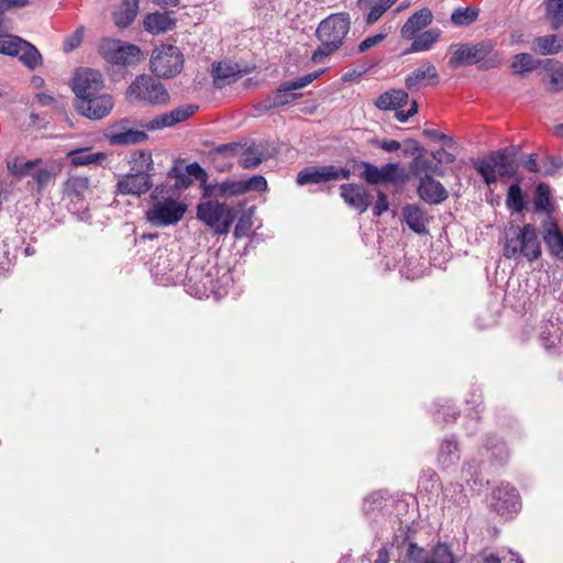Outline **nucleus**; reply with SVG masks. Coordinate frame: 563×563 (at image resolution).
Returning <instances> with one entry per match:
<instances>
[{"label":"nucleus","instance_id":"1","mask_svg":"<svg viewBox=\"0 0 563 563\" xmlns=\"http://www.w3.org/2000/svg\"><path fill=\"white\" fill-rule=\"evenodd\" d=\"M350 29L351 19L346 12L332 13L323 19L316 30L320 45L313 51L311 60L321 63L325 57L339 51L344 44Z\"/></svg>","mask_w":563,"mask_h":563},{"label":"nucleus","instance_id":"2","mask_svg":"<svg viewBox=\"0 0 563 563\" xmlns=\"http://www.w3.org/2000/svg\"><path fill=\"white\" fill-rule=\"evenodd\" d=\"M503 255L517 262L522 258L530 263L539 260L542 251L536 227L530 223L507 227L504 231Z\"/></svg>","mask_w":563,"mask_h":563},{"label":"nucleus","instance_id":"3","mask_svg":"<svg viewBox=\"0 0 563 563\" xmlns=\"http://www.w3.org/2000/svg\"><path fill=\"white\" fill-rule=\"evenodd\" d=\"M521 151L519 145H510L493 151L486 158H478L473 162L476 172L482 176L487 186L497 183V172L500 177H514L519 169L518 155Z\"/></svg>","mask_w":563,"mask_h":563},{"label":"nucleus","instance_id":"4","mask_svg":"<svg viewBox=\"0 0 563 563\" xmlns=\"http://www.w3.org/2000/svg\"><path fill=\"white\" fill-rule=\"evenodd\" d=\"M170 187L157 186L151 194L152 205L146 211V220L154 227H168L181 220L186 206L169 195Z\"/></svg>","mask_w":563,"mask_h":563},{"label":"nucleus","instance_id":"5","mask_svg":"<svg viewBox=\"0 0 563 563\" xmlns=\"http://www.w3.org/2000/svg\"><path fill=\"white\" fill-rule=\"evenodd\" d=\"M218 269L216 266L207 264L201 265L198 261H191L186 268V291L196 298L221 296V288L217 279Z\"/></svg>","mask_w":563,"mask_h":563},{"label":"nucleus","instance_id":"6","mask_svg":"<svg viewBox=\"0 0 563 563\" xmlns=\"http://www.w3.org/2000/svg\"><path fill=\"white\" fill-rule=\"evenodd\" d=\"M234 207L217 199H208L197 206V219L210 228L216 235H227L235 220Z\"/></svg>","mask_w":563,"mask_h":563},{"label":"nucleus","instance_id":"7","mask_svg":"<svg viewBox=\"0 0 563 563\" xmlns=\"http://www.w3.org/2000/svg\"><path fill=\"white\" fill-rule=\"evenodd\" d=\"M126 96L150 106H165L170 100L166 87L146 74L135 77L126 89Z\"/></svg>","mask_w":563,"mask_h":563},{"label":"nucleus","instance_id":"8","mask_svg":"<svg viewBox=\"0 0 563 563\" xmlns=\"http://www.w3.org/2000/svg\"><path fill=\"white\" fill-rule=\"evenodd\" d=\"M185 267L186 265L183 263L178 252L159 249L155 253L152 274L162 286L176 285L183 282Z\"/></svg>","mask_w":563,"mask_h":563},{"label":"nucleus","instance_id":"9","mask_svg":"<svg viewBox=\"0 0 563 563\" xmlns=\"http://www.w3.org/2000/svg\"><path fill=\"white\" fill-rule=\"evenodd\" d=\"M184 67V55L177 46L155 47L150 59V70L158 78H173Z\"/></svg>","mask_w":563,"mask_h":563},{"label":"nucleus","instance_id":"10","mask_svg":"<svg viewBox=\"0 0 563 563\" xmlns=\"http://www.w3.org/2000/svg\"><path fill=\"white\" fill-rule=\"evenodd\" d=\"M99 54L110 64L132 66L140 63L142 51L137 45L117 38H103L99 44Z\"/></svg>","mask_w":563,"mask_h":563},{"label":"nucleus","instance_id":"11","mask_svg":"<svg viewBox=\"0 0 563 563\" xmlns=\"http://www.w3.org/2000/svg\"><path fill=\"white\" fill-rule=\"evenodd\" d=\"M356 165L363 168L361 178L368 185H397L405 183L408 178L405 169L398 163H387L378 167L369 162L360 161Z\"/></svg>","mask_w":563,"mask_h":563},{"label":"nucleus","instance_id":"12","mask_svg":"<svg viewBox=\"0 0 563 563\" xmlns=\"http://www.w3.org/2000/svg\"><path fill=\"white\" fill-rule=\"evenodd\" d=\"M103 78L98 70L80 68L73 77L71 89L76 96L75 101H87L103 91Z\"/></svg>","mask_w":563,"mask_h":563},{"label":"nucleus","instance_id":"13","mask_svg":"<svg viewBox=\"0 0 563 563\" xmlns=\"http://www.w3.org/2000/svg\"><path fill=\"white\" fill-rule=\"evenodd\" d=\"M494 46L489 41L476 44H460L449 59V66L453 69L461 66L474 65L484 62L492 53Z\"/></svg>","mask_w":563,"mask_h":563},{"label":"nucleus","instance_id":"14","mask_svg":"<svg viewBox=\"0 0 563 563\" xmlns=\"http://www.w3.org/2000/svg\"><path fill=\"white\" fill-rule=\"evenodd\" d=\"M492 508L499 516L511 518L521 509V501L518 490L507 484H500L493 492Z\"/></svg>","mask_w":563,"mask_h":563},{"label":"nucleus","instance_id":"15","mask_svg":"<svg viewBox=\"0 0 563 563\" xmlns=\"http://www.w3.org/2000/svg\"><path fill=\"white\" fill-rule=\"evenodd\" d=\"M321 75V71H313L294 80L282 82L272 95L275 106L280 108L289 104L301 97L296 90L302 89L310 85Z\"/></svg>","mask_w":563,"mask_h":563},{"label":"nucleus","instance_id":"16","mask_svg":"<svg viewBox=\"0 0 563 563\" xmlns=\"http://www.w3.org/2000/svg\"><path fill=\"white\" fill-rule=\"evenodd\" d=\"M75 108L81 115L90 120H100L112 111L113 98L101 91L87 101H75Z\"/></svg>","mask_w":563,"mask_h":563},{"label":"nucleus","instance_id":"17","mask_svg":"<svg viewBox=\"0 0 563 563\" xmlns=\"http://www.w3.org/2000/svg\"><path fill=\"white\" fill-rule=\"evenodd\" d=\"M153 187L152 175L150 173H145L142 170H136V173L126 174L117 183V195L122 196H142L146 194Z\"/></svg>","mask_w":563,"mask_h":563},{"label":"nucleus","instance_id":"18","mask_svg":"<svg viewBox=\"0 0 563 563\" xmlns=\"http://www.w3.org/2000/svg\"><path fill=\"white\" fill-rule=\"evenodd\" d=\"M340 196L352 209L364 213L373 202V196L362 184L346 183L340 186Z\"/></svg>","mask_w":563,"mask_h":563},{"label":"nucleus","instance_id":"19","mask_svg":"<svg viewBox=\"0 0 563 563\" xmlns=\"http://www.w3.org/2000/svg\"><path fill=\"white\" fill-rule=\"evenodd\" d=\"M439 80L440 76L435 66L430 62H423L419 67L407 75L405 86L410 92H416L428 86L438 85Z\"/></svg>","mask_w":563,"mask_h":563},{"label":"nucleus","instance_id":"20","mask_svg":"<svg viewBox=\"0 0 563 563\" xmlns=\"http://www.w3.org/2000/svg\"><path fill=\"white\" fill-rule=\"evenodd\" d=\"M129 120L122 119L112 130L106 134L111 145H133L147 140V134L142 130L128 128Z\"/></svg>","mask_w":563,"mask_h":563},{"label":"nucleus","instance_id":"21","mask_svg":"<svg viewBox=\"0 0 563 563\" xmlns=\"http://www.w3.org/2000/svg\"><path fill=\"white\" fill-rule=\"evenodd\" d=\"M271 157L266 142L247 143L241 150L239 165L243 169H255Z\"/></svg>","mask_w":563,"mask_h":563},{"label":"nucleus","instance_id":"22","mask_svg":"<svg viewBox=\"0 0 563 563\" xmlns=\"http://www.w3.org/2000/svg\"><path fill=\"white\" fill-rule=\"evenodd\" d=\"M417 194L420 199L429 205H440L449 197L445 187L432 176H424L419 180Z\"/></svg>","mask_w":563,"mask_h":563},{"label":"nucleus","instance_id":"23","mask_svg":"<svg viewBox=\"0 0 563 563\" xmlns=\"http://www.w3.org/2000/svg\"><path fill=\"white\" fill-rule=\"evenodd\" d=\"M433 14L429 8H422L411 14L400 30L401 37L411 40L421 30L432 23Z\"/></svg>","mask_w":563,"mask_h":563},{"label":"nucleus","instance_id":"24","mask_svg":"<svg viewBox=\"0 0 563 563\" xmlns=\"http://www.w3.org/2000/svg\"><path fill=\"white\" fill-rule=\"evenodd\" d=\"M402 217L408 228L417 234L428 233L427 224L429 217L427 212L418 205H406L402 208Z\"/></svg>","mask_w":563,"mask_h":563},{"label":"nucleus","instance_id":"25","mask_svg":"<svg viewBox=\"0 0 563 563\" xmlns=\"http://www.w3.org/2000/svg\"><path fill=\"white\" fill-rule=\"evenodd\" d=\"M243 195L241 180L225 179L222 183L206 185L203 198H232Z\"/></svg>","mask_w":563,"mask_h":563},{"label":"nucleus","instance_id":"26","mask_svg":"<svg viewBox=\"0 0 563 563\" xmlns=\"http://www.w3.org/2000/svg\"><path fill=\"white\" fill-rule=\"evenodd\" d=\"M177 20L172 16L170 12H153L148 13L144 19V27L152 34H161L173 30Z\"/></svg>","mask_w":563,"mask_h":563},{"label":"nucleus","instance_id":"27","mask_svg":"<svg viewBox=\"0 0 563 563\" xmlns=\"http://www.w3.org/2000/svg\"><path fill=\"white\" fill-rule=\"evenodd\" d=\"M241 71L238 69V65H233L225 62H219L212 67L213 85L218 89H222L238 80Z\"/></svg>","mask_w":563,"mask_h":563},{"label":"nucleus","instance_id":"28","mask_svg":"<svg viewBox=\"0 0 563 563\" xmlns=\"http://www.w3.org/2000/svg\"><path fill=\"white\" fill-rule=\"evenodd\" d=\"M543 241L550 254L556 258L563 260V234L555 221H547L543 224Z\"/></svg>","mask_w":563,"mask_h":563},{"label":"nucleus","instance_id":"29","mask_svg":"<svg viewBox=\"0 0 563 563\" xmlns=\"http://www.w3.org/2000/svg\"><path fill=\"white\" fill-rule=\"evenodd\" d=\"M140 0H122L119 8L113 12L114 24L119 29L130 26L139 13Z\"/></svg>","mask_w":563,"mask_h":563},{"label":"nucleus","instance_id":"30","mask_svg":"<svg viewBox=\"0 0 563 563\" xmlns=\"http://www.w3.org/2000/svg\"><path fill=\"white\" fill-rule=\"evenodd\" d=\"M330 177H333L330 174L329 165L324 166H310L301 169L296 177V183L300 186L310 185V184H323L331 181Z\"/></svg>","mask_w":563,"mask_h":563},{"label":"nucleus","instance_id":"31","mask_svg":"<svg viewBox=\"0 0 563 563\" xmlns=\"http://www.w3.org/2000/svg\"><path fill=\"white\" fill-rule=\"evenodd\" d=\"M562 333V328L558 322L545 320L540 324L539 339L543 347L551 351L560 344Z\"/></svg>","mask_w":563,"mask_h":563},{"label":"nucleus","instance_id":"32","mask_svg":"<svg viewBox=\"0 0 563 563\" xmlns=\"http://www.w3.org/2000/svg\"><path fill=\"white\" fill-rule=\"evenodd\" d=\"M408 92L404 89H390L382 93L375 101L379 110H397L408 102Z\"/></svg>","mask_w":563,"mask_h":563},{"label":"nucleus","instance_id":"33","mask_svg":"<svg viewBox=\"0 0 563 563\" xmlns=\"http://www.w3.org/2000/svg\"><path fill=\"white\" fill-rule=\"evenodd\" d=\"M460 461V450L454 437L442 441L438 454V462L443 470H448Z\"/></svg>","mask_w":563,"mask_h":563},{"label":"nucleus","instance_id":"34","mask_svg":"<svg viewBox=\"0 0 563 563\" xmlns=\"http://www.w3.org/2000/svg\"><path fill=\"white\" fill-rule=\"evenodd\" d=\"M409 169L413 177L419 178L421 180L424 176H444L445 172L442 167L439 166L438 163H433L427 157L421 156L412 159Z\"/></svg>","mask_w":563,"mask_h":563},{"label":"nucleus","instance_id":"35","mask_svg":"<svg viewBox=\"0 0 563 563\" xmlns=\"http://www.w3.org/2000/svg\"><path fill=\"white\" fill-rule=\"evenodd\" d=\"M43 164L41 158L26 159L25 157L16 156L7 162L9 173L15 178H23L30 176L32 170Z\"/></svg>","mask_w":563,"mask_h":563},{"label":"nucleus","instance_id":"36","mask_svg":"<svg viewBox=\"0 0 563 563\" xmlns=\"http://www.w3.org/2000/svg\"><path fill=\"white\" fill-rule=\"evenodd\" d=\"M440 35L441 31L439 29H430L421 33H417L416 36L410 40L412 42L410 48H408L406 53L429 51L439 40Z\"/></svg>","mask_w":563,"mask_h":563},{"label":"nucleus","instance_id":"37","mask_svg":"<svg viewBox=\"0 0 563 563\" xmlns=\"http://www.w3.org/2000/svg\"><path fill=\"white\" fill-rule=\"evenodd\" d=\"M90 181L85 176H70L64 187L65 195L70 200H81L89 190Z\"/></svg>","mask_w":563,"mask_h":563},{"label":"nucleus","instance_id":"38","mask_svg":"<svg viewBox=\"0 0 563 563\" xmlns=\"http://www.w3.org/2000/svg\"><path fill=\"white\" fill-rule=\"evenodd\" d=\"M246 145V142H231L214 146L209 151L208 157L216 164L219 158H232L240 154L242 147Z\"/></svg>","mask_w":563,"mask_h":563},{"label":"nucleus","instance_id":"39","mask_svg":"<svg viewBox=\"0 0 563 563\" xmlns=\"http://www.w3.org/2000/svg\"><path fill=\"white\" fill-rule=\"evenodd\" d=\"M485 450L490 453L493 463L503 465L508 459V450L504 442L499 441L496 437L489 435L485 442Z\"/></svg>","mask_w":563,"mask_h":563},{"label":"nucleus","instance_id":"40","mask_svg":"<svg viewBox=\"0 0 563 563\" xmlns=\"http://www.w3.org/2000/svg\"><path fill=\"white\" fill-rule=\"evenodd\" d=\"M19 51L20 52L15 57H19V59L30 69H35L41 64V53L34 45H32L27 41L23 40L21 48H19Z\"/></svg>","mask_w":563,"mask_h":563},{"label":"nucleus","instance_id":"41","mask_svg":"<svg viewBox=\"0 0 563 563\" xmlns=\"http://www.w3.org/2000/svg\"><path fill=\"white\" fill-rule=\"evenodd\" d=\"M533 48L541 55H553L562 49V45L555 35H544L536 37Z\"/></svg>","mask_w":563,"mask_h":563},{"label":"nucleus","instance_id":"42","mask_svg":"<svg viewBox=\"0 0 563 563\" xmlns=\"http://www.w3.org/2000/svg\"><path fill=\"white\" fill-rule=\"evenodd\" d=\"M506 205L512 212H521L526 208L525 197L519 183L511 184L507 191Z\"/></svg>","mask_w":563,"mask_h":563},{"label":"nucleus","instance_id":"43","mask_svg":"<svg viewBox=\"0 0 563 563\" xmlns=\"http://www.w3.org/2000/svg\"><path fill=\"white\" fill-rule=\"evenodd\" d=\"M387 500L386 490H376L367 495L363 500V511L365 515H372L376 510L384 508Z\"/></svg>","mask_w":563,"mask_h":563},{"label":"nucleus","instance_id":"44","mask_svg":"<svg viewBox=\"0 0 563 563\" xmlns=\"http://www.w3.org/2000/svg\"><path fill=\"white\" fill-rule=\"evenodd\" d=\"M540 60L534 59L528 53H519L515 55L511 67L515 74L532 71L540 65Z\"/></svg>","mask_w":563,"mask_h":563},{"label":"nucleus","instance_id":"45","mask_svg":"<svg viewBox=\"0 0 563 563\" xmlns=\"http://www.w3.org/2000/svg\"><path fill=\"white\" fill-rule=\"evenodd\" d=\"M479 11L473 8H457L451 14V21L456 26H467L476 21Z\"/></svg>","mask_w":563,"mask_h":563},{"label":"nucleus","instance_id":"46","mask_svg":"<svg viewBox=\"0 0 563 563\" xmlns=\"http://www.w3.org/2000/svg\"><path fill=\"white\" fill-rule=\"evenodd\" d=\"M23 38L3 33L2 37H0V54L13 56L15 57L19 54V48H21V44Z\"/></svg>","mask_w":563,"mask_h":563},{"label":"nucleus","instance_id":"47","mask_svg":"<svg viewBox=\"0 0 563 563\" xmlns=\"http://www.w3.org/2000/svg\"><path fill=\"white\" fill-rule=\"evenodd\" d=\"M253 209H247L240 216L233 232L235 239H242L249 235L253 227Z\"/></svg>","mask_w":563,"mask_h":563},{"label":"nucleus","instance_id":"48","mask_svg":"<svg viewBox=\"0 0 563 563\" xmlns=\"http://www.w3.org/2000/svg\"><path fill=\"white\" fill-rule=\"evenodd\" d=\"M424 563H455V559L448 544L438 543L432 550L430 560Z\"/></svg>","mask_w":563,"mask_h":563},{"label":"nucleus","instance_id":"49","mask_svg":"<svg viewBox=\"0 0 563 563\" xmlns=\"http://www.w3.org/2000/svg\"><path fill=\"white\" fill-rule=\"evenodd\" d=\"M30 176L35 181L37 190H42L54 178L55 173L53 167L43 166L42 164L33 169Z\"/></svg>","mask_w":563,"mask_h":563},{"label":"nucleus","instance_id":"50","mask_svg":"<svg viewBox=\"0 0 563 563\" xmlns=\"http://www.w3.org/2000/svg\"><path fill=\"white\" fill-rule=\"evenodd\" d=\"M534 209L536 211L551 212L550 187L543 183H540L536 188Z\"/></svg>","mask_w":563,"mask_h":563},{"label":"nucleus","instance_id":"51","mask_svg":"<svg viewBox=\"0 0 563 563\" xmlns=\"http://www.w3.org/2000/svg\"><path fill=\"white\" fill-rule=\"evenodd\" d=\"M545 11L555 27L563 23V0H547Z\"/></svg>","mask_w":563,"mask_h":563},{"label":"nucleus","instance_id":"52","mask_svg":"<svg viewBox=\"0 0 563 563\" xmlns=\"http://www.w3.org/2000/svg\"><path fill=\"white\" fill-rule=\"evenodd\" d=\"M243 195L250 191L262 192L267 189V180L262 175H254L247 179H240Z\"/></svg>","mask_w":563,"mask_h":563},{"label":"nucleus","instance_id":"53","mask_svg":"<svg viewBox=\"0 0 563 563\" xmlns=\"http://www.w3.org/2000/svg\"><path fill=\"white\" fill-rule=\"evenodd\" d=\"M198 110L197 106L188 104L178 107L172 111H169L170 122L173 126L177 123H181L190 118Z\"/></svg>","mask_w":563,"mask_h":563},{"label":"nucleus","instance_id":"54","mask_svg":"<svg viewBox=\"0 0 563 563\" xmlns=\"http://www.w3.org/2000/svg\"><path fill=\"white\" fill-rule=\"evenodd\" d=\"M167 176L169 178H175V184H174V187L176 189H186L188 188L192 180L191 178L189 177V175L185 172H183L179 167L177 166H173L168 173H167Z\"/></svg>","mask_w":563,"mask_h":563},{"label":"nucleus","instance_id":"55","mask_svg":"<svg viewBox=\"0 0 563 563\" xmlns=\"http://www.w3.org/2000/svg\"><path fill=\"white\" fill-rule=\"evenodd\" d=\"M99 157H103L102 153H86L78 151L71 153V164L75 166H85L96 163Z\"/></svg>","mask_w":563,"mask_h":563},{"label":"nucleus","instance_id":"56","mask_svg":"<svg viewBox=\"0 0 563 563\" xmlns=\"http://www.w3.org/2000/svg\"><path fill=\"white\" fill-rule=\"evenodd\" d=\"M542 167L545 176H552L563 167V158L555 155L548 156L542 161Z\"/></svg>","mask_w":563,"mask_h":563},{"label":"nucleus","instance_id":"57","mask_svg":"<svg viewBox=\"0 0 563 563\" xmlns=\"http://www.w3.org/2000/svg\"><path fill=\"white\" fill-rule=\"evenodd\" d=\"M186 173L189 175V177H192L200 181V185L203 188H206V185H209L207 183L208 180V174L207 172L197 163H190L186 166Z\"/></svg>","mask_w":563,"mask_h":563},{"label":"nucleus","instance_id":"58","mask_svg":"<svg viewBox=\"0 0 563 563\" xmlns=\"http://www.w3.org/2000/svg\"><path fill=\"white\" fill-rule=\"evenodd\" d=\"M134 165L136 170L145 173L153 170L154 163L151 153L144 151L139 152L137 156L134 158Z\"/></svg>","mask_w":563,"mask_h":563},{"label":"nucleus","instance_id":"59","mask_svg":"<svg viewBox=\"0 0 563 563\" xmlns=\"http://www.w3.org/2000/svg\"><path fill=\"white\" fill-rule=\"evenodd\" d=\"M459 411L453 405H442L434 413V419H442L444 422H450L456 419Z\"/></svg>","mask_w":563,"mask_h":563},{"label":"nucleus","instance_id":"60","mask_svg":"<svg viewBox=\"0 0 563 563\" xmlns=\"http://www.w3.org/2000/svg\"><path fill=\"white\" fill-rule=\"evenodd\" d=\"M169 118H170L169 113L166 112V113L155 117L151 121L146 122L143 126L151 131L159 130V129H164V128H170V126H173V124H172Z\"/></svg>","mask_w":563,"mask_h":563},{"label":"nucleus","instance_id":"61","mask_svg":"<svg viewBox=\"0 0 563 563\" xmlns=\"http://www.w3.org/2000/svg\"><path fill=\"white\" fill-rule=\"evenodd\" d=\"M406 148L404 150L405 156H412V159L423 156L426 148L421 146L416 140L408 139L405 141Z\"/></svg>","mask_w":563,"mask_h":563},{"label":"nucleus","instance_id":"62","mask_svg":"<svg viewBox=\"0 0 563 563\" xmlns=\"http://www.w3.org/2000/svg\"><path fill=\"white\" fill-rule=\"evenodd\" d=\"M389 208V201L385 192H377V200L372 208V212L374 217H380L384 212H386Z\"/></svg>","mask_w":563,"mask_h":563},{"label":"nucleus","instance_id":"63","mask_svg":"<svg viewBox=\"0 0 563 563\" xmlns=\"http://www.w3.org/2000/svg\"><path fill=\"white\" fill-rule=\"evenodd\" d=\"M385 37H386V34H384V33H378V34L366 37L358 44L357 53L366 52L367 49H369L373 46L383 42L385 40Z\"/></svg>","mask_w":563,"mask_h":563},{"label":"nucleus","instance_id":"64","mask_svg":"<svg viewBox=\"0 0 563 563\" xmlns=\"http://www.w3.org/2000/svg\"><path fill=\"white\" fill-rule=\"evenodd\" d=\"M550 84L552 86L551 90L556 92L563 89V66H559L553 69L549 75Z\"/></svg>","mask_w":563,"mask_h":563}]
</instances>
